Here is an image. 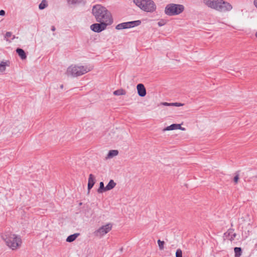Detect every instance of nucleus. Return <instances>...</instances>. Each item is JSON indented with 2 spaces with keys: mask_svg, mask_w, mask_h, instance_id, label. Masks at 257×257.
Instances as JSON below:
<instances>
[{
  "mask_svg": "<svg viewBox=\"0 0 257 257\" xmlns=\"http://www.w3.org/2000/svg\"><path fill=\"white\" fill-rule=\"evenodd\" d=\"M112 228V224L111 223H108L96 229L94 232V234L95 236L101 238L108 233Z\"/></svg>",
  "mask_w": 257,
  "mask_h": 257,
  "instance_id": "6",
  "label": "nucleus"
},
{
  "mask_svg": "<svg viewBox=\"0 0 257 257\" xmlns=\"http://www.w3.org/2000/svg\"><path fill=\"white\" fill-rule=\"evenodd\" d=\"M235 257H239L241 254V249L240 247H235L234 248Z\"/></svg>",
  "mask_w": 257,
  "mask_h": 257,
  "instance_id": "24",
  "label": "nucleus"
},
{
  "mask_svg": "<svg viewBox=\"0 0 257 257\" xmlns=\"http://www.w3.org/2000/svg\"><path fill=\"white\" fill-rule=\"evenodd\" d=\"M161 104L164 106H173V103L162 102Z\"/></svg>",
  "mask_w": 257,
  "mask_h": 257,
  "instance_id": "30",
  "label": "nucleus"
},
{
  "mask_svg": "<svg viewBox=\"0 0 257 257\" xmlns=\"http://www.w3.org/2000/svg\"><path fill=\"white\" fill-rule=\"evenodd\" d=\"M165 24V21L164 20H161L158 23V25L160 27L164 26Z\"/></svg>",
  "mask_w": 257,
  "mask_h": 257,
  "instance_id": "29",
  "label": "nucleus"
},
{
  "mask_svg": "<svg viewBox=\"0 0 257 257\" xmlns=\"http://www.w3.org/2000/svg\"><path fill=\"white\" fill-rule=\"evenodd\" d=\"M137 89L140 96L144 97L146 95V90L144 84H138L137 86Z\"/></svg>",
  "mask_w": 257,
  "mask_h": 257,
  "instance_id": "12",
  "label": "nucleus"
},
{
  "mask_svg": "<svg viewBox=\"0 0 257 257\" xmlns=\"http://www.w3.org/2000/svg\"><path fill=\"white\" fill-rule=\"evenodd\" d=\"M48 6V2L46 0H42L39 5L40 10H43Z\"/></svg>",
  "mask_w": 257,
  "mask_h": 257,
  "instance_id": "22",
  "label": "nucleus"
},
{
  "mask_svg": "<svg viewBox=\"0 0 257 257\" xmlns=\"http://www.w3.org/2000/svg\"><path fill=\"white\" fill-rule=\"evenodd\" d=\"M253 4L255 8L257 9V0H254L253 1Z\"/></svg>",
  "mask_w": 257,
  "mask_h": 257,
  "instance_id": "34",
  "label": "nucleus"
},
{
  "mask_svg": "<svg viewBox=\"0 0 257 257\" xmlns=\"http://www.w3.org/2000/svg\"><path fill=\"white\" fill-rule=\"evenodd\" d=\"M105 191H106V190H105V187L104 186L103 183L102 182H100L99 183V187L97 190V192L99 193H102Z\"/></svg>",
  "mask_w": 257,
  "mask_h": 257,
  "instance_id": "23",
  "label": "nucleus"
},
{
  "mask_svg": "<svg viewBox=\"0 0 257 257\" xmlns=\"http://www.w3.org/2000/svg\"><path fill=\"white\" fill-rule=\"evenodd\" d=\"M118 152L117 150H110L109 151V152L107 155L106 158L107 159L112 158L113 157L116 156L118 155Z\"/></svg>",
  "mask_w": 257,
  "mask_h": 257,
  "instance_id": "20",
  "label": "nucleus"
},
{
  "mask_svg": "<svg viewBox=\"0 0 257 257\" xmlns=\"http://www.w3.org/2000/svg\"><path fill=\"white\" fill-rule=\"evenodd\" d=\"M176 257H182V251L181 249H178L176 252Z\"/></svg>",
  "mask_w": 257,
  "mask_h": 257,
  "instance_id": "27",
  "label": "nucleus"
},
{
  "mask_svg": "<svg viewBox=\"0 0 257 257\" xmlns=\"http://www.w3.org/2000/svg\"><path fill=\"white\" fill-rule=\"evenodd\" d=\"M255 37L257 38V32H256V33H255Z\"/></svg>",
  "mask_w": 257,
  "mask_h": 257,
  "instance_id": "36",
  "label": "nucleus"
},
{
  "mask_svg": "<svg viewBox=\"0 0 257 257\" xmlns=\"http://www.w3.org/2000/svg\"><path fill=\"white\" fill-rule=\"evenodd\" d=\"M116 186V183L113 180H110L107 185L105 186V190L107 191L110 190L114 188Z\"/></svg>",
  "mask_w": 257,
  "mask_h": 257,
  "instance_id": "17",
  "label": "nucleus"
},
{
  "mask_svg": "<svg viewBox=\"0 0 257 257\" xmlns=\"http://www.w3.org/2000/svg\"><path fill=\"white\" fill-rule=\"evenodd\" d=\"M98 22L100 23L93 24L90 26L91 30L95 32L99 33L104 30L106 27L109 25L102 22Z\"/></svg>",
  "mask_w": 257,
  "mask_h": 257,
  "instance_id": "8",
  "label": "nucleus"
},
{
  "mask_svg": "<svg viewBox=\"0 0 257 257\" xmlns=\"http://www.w3.org/2000/svg\"><path fill=\"white\" fill-rule=\"evenodd\" d=\"M134 3L141 10L147 13L156 11L157 6L153 0H134Z\"/></svg>",
  "mask_w": 257,
  "mask_h": 257,
  "instance_id": "4",
  "label": "nucleus"
},
{
  "mask_svg": "<svg viewBox=\"0 0 257 257\" xmlns=\"http://www.w3.org/2000/svg\"><path fill=\"white\" fill-rule=\"evenodd\" d=\"M92 67L88 65L72 64L69 66L66 71V74L73 77L83 75L90 71Z\"/></svg>",
  "mask_w": 257,
  "mask_h": 257,
  "instance_id": "3",
  "label": "nucleus"
},
{
  "mask_svg": "<svg viewBox=\"0 0 257 257\" xmlns=\"http://www.w3.org/2000/svg\"><path fill=\"white\" fill-rule=\"evenodd\" d=\"M16 52L22 59L24 60L26 58L27 56L26 53L23 49L18 48L16 50Z\"/></svg>",
  "mask_w": 257,
  "mask_h": 257,
  "instance_id": "19",
  "label": "nucleus"
},
{
  "mask_svg": "<svg viewBox=\"0 0 257 257\" xmlns=\"http://www.w3.org/2000/svg\"><path fill=\"white\" fill-rule=\"evenodd\" d=\"M83 0H67L69 5H74L79 4L82 2Z\"/></svg>",
  "mask_w": 257,
  "mask_h": 257,
  "instance_id": "25",
  "label": "nucleus"
},
{
  "mask_svg": "<svg viewBox=\"0 0 257 257\" xmlns=\"http://www.w3.org/2000/svg\"><path fill=\"white\" fill-rule=\"evenodd\" d=\"M158 245H159V248L161 250L163 249L164 241H161V240L159 239L158 240Z\"/></svg>",
  "mask_w": 257,
  "mask_h": 257,
  "instance_id": "26",
  "label": "nucleus"
},
{
  "mask_svg": "<svg viewBox=\"0 0 257 257\" xmlns=\"http://www.w3.org/2000/svg\"><path fill=\"white\" fill-rule=\"evenodd\" d=\"M175 130H181L184 131L185 129L184 127H182L180 124H172L163 130V132Z\"/></svg>",
  "mask_w": 257,
  "mask_h": 257,
  "instance_id": "11",
  "label": "nucleus"
},
{
  "mask_svg": "<svg viewBox=\"0 0 257 257\" xmlns=\"http://www.w3.org/2000/svg\"><path fill=\"white\" fill-rule=\"evenodd\" d=\"M183 104L181 103L175 102L173 103V106H183Z\"/></svg>",
  "mask_w": 257,
  "mask_h": 257,
  "instance_id": "31",
  "label": "nucleus"
},
{
  "mask_svg": "<svg viewBox=\"0 0 257 257\" xmlns=\"http://www.w3.org/2000/svg\"><path fill=\"white\" fill-rule=\"evenodd\" d=\"M113 94L114 95H117V96L123 95L126 94V92L124 90H123L122 89H117V90L113 91Z\"/></svg>",
  "mask_w": 257,
  "mask_h": 257,
  "instance_id": "21",
  "label": "nucleus"
},
{
  "mask_svg": "<svg viewBox=\"0 0 257 257\" xmlns=\"http://www.w3.org/2000/svg\"><path fill=\"white\" fill-rule=\"evenodd\" d=\"M95 183V176L92 174H90L89 175L88 180V192H89L90 190L93 187L94 184Z\"/></svg>",
  "mask_w": 257,
  "mask_h": 257,
  "instance_id": "15",
  "label": "nucleus"
},
{
  "mask_svg": "<svg viewBox=\"0 0 257 257\" xmlns=\"http://www.w3.org/2000/svg\"><path fill=\"white\" fill-rule=\"evenodd\" d=\"M203 2L209 8L218 11L221 0H204Z\"/></svg>",
  "mask_w": 257,
  "mask_h": 257,
  "instance_id": "9",
  "label": "nucleus"
},
{
  "mask_svg": "<svg viewBox=\"0 0 257 257\" xmlns=\"http://www.w3.org/2000/svg\"><path fill=\"white\" fill-rule=\"evenodd\" d=\"M5 11L4 10H1L0 11V16H5Z\"/></svg>",
  "mask_w": 257,
  "mask_h": 257,
  "instance_id": "33",
  "label": "nucleus"
},
{
  "mask_svg": "<svg viewBox=\"0 0 257 257\" xmlns=\"http://www.w3.org/2000/svg\"><path fill=\"white\" fill-rule=\"evenodd\" d=\"M24 131V126L21 124H20L19 125H15L13 126V128H12V133L13 134H17L18 133H21L22 132H23Z\"/></svg>",
  "mask_w": 257,
  "mask_h": 257,
  "instance_id": "16",
  "label": "nucleus"
},
{
  "mask_svg": "<svg viewBox=\"0 0 257 257\" xmlns=\"http://www.w3.org/2000/svg\"><path fill=\"white\" fill-rule=\"evenodd\" d=\"M184 10V7L182 5L170 4L165 8L166 15L172 16L179 15Z\"/></svg>",
  "mask_w": 257,
  "mask_h": 257,
  "instance_id": "5",
  "label": "nucleus"
},
{
  "mask_svg": "<svg viewBox=\"0 0 257 257\" xmlns=\"http://www.w3.org/2000/svg\"><path fill=\"white\" fill-rule=\"evenodd\" d=\"M141 23V22L140 20L122 23L117 25L115 27V29L117 30H120L125 29L131 28L140 25Z\"/></svg>",
  "mask_w": 257,
  "mask_h": 257,
  "instance_id": "7",
  "label": "nucleus"
},
{
  "mask_svg": "<svg viewBox=\"0 0 257 257\" xmlns=\"http://www.w3.org/2000/svg\"><path fill=\"white\" fill-rule=\"evenodd\" d=\"M232 9V5L225 1L221 0L219 5L218 11L220 12H226L231 11Z\"/></svg>",
  "mask_w": 257,
  "mask_h": 257,
  "instance_id": "10",
  "label": "nucleus"
},
{
  "mask_svg": "<svg viewBox=\"0 0 257 257\" xmlns=\"http://www.w3.org/2000/svg\"><path fill=\"white\" fill-rule=\"evenodd\" d=\"M79 235V233H78L71 234L67 237V238H66V241L68 242H71L74 241Z\"/></svg>",
  "mask_w": 257,
  "mask_h": 257,
  "instance_id": "18",
  "label": "nucleus"
},
{
  "mask_svg": "<svg viewBox=\"0 0 257 257\" xmlns=\"http://www.w3.org/2000/svg\"><path fill=\"white\" fill-rule=\"evenodd\" d=\"M236 235V233L234 232V230L232 229H228L227 232L224 233L225 237L230 241L233 240Z\"/></svg>",
  "mask_w": 257,
  "mask_h": 257,
  "instance_id": "13",
  "label": "nucleus"
},
{
  "mask_svg": "<svg viewBox=\"0 0 257 257\" xmlns=\"http://www.w3.org/2000/svg\"><path fill=\"white\" fill-rule=\"evenodd\" d=\"M51 30L52 31H55V28L54 26H52V28H51Z\"/></svg>",
  "mask_w": 257,
  "mask_h": 257,
  "instance_id": "35",
  "label": "nucleus"
},
{
  "mask_svg": "<svg viewBox=\"0 0 257 257\" xmlns=\"http://www.w3.org/2000/svg\"><path fill=\"white\" fill-rule=\"evenodd\" d=\"M92 13L97 22H102L110 25L113 23L111 14L105 7L100 5H95L92 8Z\"/></svg>",
  "mask_w": 257,
  "mask_h": 257,
  "instance_id": "1",
  "label": "nucleus"
},
{
  "mask_svg": "<svg viewBox=\"0 0 257 257\" xmlns=\"http://www.w3.org/2000/svg\"><path fill=\"white\" fill-rule=\"evenodd\" d=\"M63 85H62L61 86V88H63Z\"/></svg>",
  "mask_w": 257,
  "mask_h": 257,
  "instance_id": "37",
  "label": "nucleus"
},
{
  "mask_svg": "<svg viewBox=\"0 0 257 257\" xmlns=\"http://www.w3.org/2000/svg\"><path fill=\"white\" fill-rule=\"evenodd\" d=\"M12 36V33L11 32H7L5 35V39L7 41H9V38L11 37Z\"/></svg>",
  "mask_w": 257,
  "mask_h": 257,
  "instance_id": "28",
  "label": "nucleus"
},
{
  "mask_svg": "<svg viewBox=\"0 0 257 257\" xmlns=\"http://www.w3.org/2000/svg\"><path fill=\"white\" fill-rule=\"evenodd\" d=\"M10 66V62L9 60L2 61L0 63V74H3L7 67Z\"/></svg>",
  "mask_w": 257,
  "mask_h": 257,
  "instance_id": "14",
  "label": "nucleus"
},
{
  "mask_svg": "<svg viewBox=\"0 0 257 257\" xmlns=\"http://www.w3.org/2000/svg\"><path fill=\"white\" fill-rule=\"evenodd\" d=\"M238 179H239V175H235V176L234 177V179H233L234 182H235V184L237 183Z\"/></svg>",
  "mask_w": 257,
  "mask_h": 257,
  "instance_id": "32",
  "label": "nucleus"
},
{
  "mask_svg": "<svg viewBox=\"0 0 257 257\" xmlns=\"http://www.w3.org/2000/svg\"><path fill=\"white\" fill-rule=\"evenodd\" d=\"M6 245L12 250H17L22 244V240L20 235L11 232H6L2 235Z\"/></svg>",
  "mask_w": 257,
  "mask_h": 257,
  "instance_id": "2",
  "label": "nucleus"
}]
</instances>
